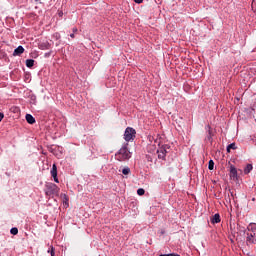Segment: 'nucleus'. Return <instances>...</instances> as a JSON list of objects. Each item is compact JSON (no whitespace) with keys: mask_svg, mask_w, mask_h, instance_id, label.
<instances>
[{"mask_svg":"<svg viewBox=\"0 0 256 256\" xmlns=\"http://www.w3.org/2000/svg\"><path fill=\"white\" fill-rule=\"evenodd\" d=\"M59 187L55 183L48 182L45 184L44 192L47 197L59 196Z\"/></svg>","mask_w":256,"mask_h":256,"instance_id":"f257e3e1","label":"nucleus"},{"mask_svg":"<svg viewBox=\"0 0 256 256\" xmlns=\"http://www.w3.org/2000/svg\"><path fill=\"white\" fill-rule=\"evenodd\" d=\"M128 146L129 144H125L116 154L118 161H127L128 159H131V152L129 151Z\"/></svg>","mask_w":256,"mask_h":256,"instance_id":"f03ea898","label":"nucleus"},{"mask_svg":"<svg viewBox=\"0 0 256 256\" xmlns=\"http://www.w3.org/2000/svg\"><path fill=\"white\" fill-rule=\"evenodd\" d=\"M135 135H137L135 128L127 127L124 132V139L127 143H129V141H135Z\"/></svg>","mask_w":256,"mask_h":256,"instance_id":"7ed1b4c3","label":"nucleus"},{"mask_svg":"<svg viewBox=\"0 0 256 256\" xmlns=\"http://www.w3.org/2000/svg\"><path fill=\"white\" fill-rule=\"evenodd\" d=\"M247 237H246V241L247 243H251L252 245H256V233L255 232H251V233H247L246 234Z\"/></svg>","mask_w":256,"mask_h":256,"instance_id":"20e7f679","label":"nucleus"},{"mask_svg":"<svg viewBox=\"0 0 256 256\" xmlns=\"http://www.w3.org/2000/svg\"><path fill=\"white\" fill-rule=\"evenodd\" d=\"M51 176L53 177L55 183H59V178H57V165L53 164L52 169L50 171Z\"/></svg>","mask_w":256,"mask_h":256,"instance_id":"39448f33","label":"nucleus"},{"mask_svg":"<svg viewBox=\"0 0 256 256\" xmlns=\"http://www.w3.org/2000/svg\"><path fill=\"white\" fill-rule=\"evenodd\" d=\"M23 53H25V48H23V46H18L14 52H13V55L14 57H17L19 55H23Z\"/></svg>","mask_w":256,"mask_h":256,"instance_id":"423d86ee","label":"nucleus"},{"mask_svg":"<svg viewBox=\"0 0 256 256\" xmlns=\"http://www.w3.org/2000/svg\"><path fill=\"white\" fill-rule=\"evenodd\" d=\"M211 223L215 225V223H221V216L219 214H215L211 218Z\"/></svg>","mask_w":256,"mask_h":256,"instance_id":"0eeeda50","label":"nucleus"},{"mask_svg":"<svg viewBox=\"0 0 256 256\" xmlns=\"http://www.w3.org/2000/svg\"><path fill=\"white\" fill-rule=\"evenodd\" d=\"M51 44H49V42H42L39 44V49H41L42 51H45L46 49H50Z\"/></svg>","mask_w":256,"mask_h":256,"instance_id":"6e6552de","label":"nucleus"},{"mask_svg":"<svg viewBox=\"0 0 256 256\" xmlns=\"http://www.w3.org/2000/svg\"><path fill=\"white\" fill-rule=\"evenodd\" d=\"M26 121L29 123V125L35 124V117L31 114H26Z\"/></svg>","mask_w":256,"mask_h":256,"instance_id":"1a4fd4ad","label":"nucleus"},{"mask_svg":"<svg viewBox=\"0 0 256 256\" xmlns=\"http://www.w3.org/2000/svg\"><path fill=\"white\" fill-rule=\"evenodd\" d=\"M251 171H253V165L252 164L246 165V167L244 168L245 175H249V173H251Z\"/></svg>","mask_w":256,"mask_h":256,"instance_id":"9d476101","label":"nucleus"},{"mask_svg":"<svg viewBox=\"0 0 256 256\" xmlns=\"http://www.w3.org/2000/svg\"><path fill=\"white\" fill-rule=\"evenodd\" d=\"M247 229L251 233H256V223H252V224L248 225Z\"/></svg>","mask_w":256,"mask_h":256,"instance_id":"9b49d317","label":"nucleus"},{"mask_svg":"<svg viewBox=\"0 0 256 256\" xmlns=\"http://www.w3.org/2000/svg\"><path fill=\"white\" fill-rule=\"evenodd\" d=\"M33 65H35V60H33V59H27L26 60V67L31 69V67H33Z\"/></svg>","mask_w":256,"mask_h":256,"instance_id":"f8f14e48","label":"nucleus"},{"mask_svg":"<svg viewBox=\"0 0 256 256\" xmlns=\"http://www.w3.org/2000/svg\"><path fill=\"white\" fill-rule=\"evenodd\" d=\"M157 153H158V159H162L163 161H165V157H167V155L162 152V150H157Z\"/></svg>","mask_w":256,"mask_h":256,"instance_id":"ddd939ff","label":"nucleus"},{"mask_svg":"<svg viewBox=\"0 0 256 256\" xmlns=\"http://www.w3.org/2000/svg\"><path fill=\"white\" fill-rule=\"evenodd\" d=\"M230 173H231L232 177H237V168H235V166L231 165Z\"/></svg>","mask_w":256,"mask_h":256,"instance_id":"4468645a","label":"nucleus"},{"mask_svg":"<svg viewBox=\"0 0 256 256\" xmlns=\"http://www.w3.org/2000/svg\"><path fill=\"white\" fill-rule=\"evenodd\" d=\"M231 149L233 150L237 149V146L235 145V143H231L227 146V153H231Z\"/></svg>","mask_w":256,"mask_h":256,"instance_id":"2eb2a0df","label":"nucleus"},{"mask_svg":"<svg viewBox=\"0 0 256 256\" xmlns=\"http://www.w3.org/2000/svg\"><path fill=\"white\" fill-rule=\"evenodd\" d=\"M208 169H209L210 171H213V169H215V162H214L213 160H210V161L208 162Z\"/></svg>","mask_w":256,"mask_h":256,"instance_id":"dca6fc26","label":"nucleus"},{"mask_svg":"<svg viewBox=\"0 0 256 256\" xmlns=\"http://www.w3.org/2000/svg\"><path fill=\"white\" fill-rule=\"evenodd\" d=\"M169 149V146L168 145H164V146H162L161 148H160V151L162 152V153H165L166 155H167V153H168V150Z\"/></svg>","mask_w":256,"mask_h":256,"instance_id":"f3484780","label":"nucleus"},{"mask_svg":"<svg viewBox=\"0 0 256 256\" xmlns=\"http://www.w3.org/2000/svg\"><path fill=\"white\" fill-rule=\"evenodd\" d=\"M123 175H129L131 173V169L129 167H126L122 170Z\"/></svg>","mask_w":256,"mask_h":256,"instance_id":"a211bd4d","label":"nucleus"},{"mask_svg":"<svg viewBox=\"0 0 256 256\" xmlns=\"http://www.w3.org/2000/svg\"><path fill=\"white\" fill-rule=\"evenodd\" d=\"M10 233L11 235H17V233H19V229H17V227L11 228Z\"/></svg>","mask_w":256,"mask_h":256,"instance_id":"6ab92c4d","label":"nucleus"},{"mask_svg":"<svg viewBox=\"0 0 256 256\" xmlns=\"http://www.w3.org/2000/svg\"><path fill=\"white\" fill-rule=\"evenodd\" d=\"M137 194L140 195V196L145 195V189H143V188L138 189Z\"/></svg>","mask_w":256,"mask_h":256,"instance_id":"aec40b11","label":"nucleus"},{"mask_svg":"<svg viewBox=\"0 0 256 256\" xmlns=\"http://www.w3.org/2000/svg\"><path fill=\"white\" fill-rule=\"evenodd\" d=\"M207 139H208V141H211V139H212L211 129H209V131H208Z\"/></svg>","mask_w":256,"mask_h":256,"instance_id":"412c9836","label":"nucleus"},{"mask_svg":"<svg viewBox=\"0 0 256 256\" xmlns=\"http://www.w3.org/2000/svg\"><path fill=\"white\" fill-rule=\"evenodd\" d=\"M50 253H51V256H55V248L52 247Z\"/></svg>","mask_w":256,"mask_h":256,"instance_id":"4be33fe9","label":"nucleus"},{"mask_svg":"<svg viewBox=\"0 0 256 256\" xmlns=\"http://www.w3.org/2000/svg\"><path fill=\"white\" fill-rule=\"evenodd\" d=\"M4 117H5V114H3V113L0 112V122L3 121V118H4Z\"/></svg>","mask_w":256,"mask_h":256,"instance_id":"5701e85b","label":"nucleus"},{"mask_svg":"<svg viewBox=\"0 0 256 256\" xmlns=\"http://www.w3.org/2000/svg\"><path fill=\"white\" fill-rule=\"evenodd\" d=\"M160 235H165V230L164 229H162V230H160Z\"/></svg>","mask_w":256,"mask_h":256,"instance_id":"b1692460","label":"nucleus"},{"mask_svg":"<svg viewBox=\"0 0 256 256\" xmlns=\"http://www.w3.org/2000/svg\"><path fill=\"white\" fill-rule=\"evenodd\" d=\"M143 0H134V3L140 4Z\"/></svg>","mask_w":256,"mask_h":256,"instance_id":"393cba45","label":"nucleus"},{"mask_svg":"<svg viewBox=\"0 0 256 256\" xmlns=\"http://www.w3.org/2000/svg\"><path fill=\"white\" fill-rule=\"evenodd\" d=\"M73 33H77V28L72 29Z\"/></svg>","mask_w":256,"mask_h":256,"instance_id":"a878e982","label":"nucleus"},{"mask_svg":"<svg viewBox=\"0 0 256 256\" xmlns=\"http://www.w3.org/2000/svg\"><path fill=\"white\" fill-rule=\"evenodd\" d=\"M70 37H71L72 39H75V34H70Z\"/></svg>","mask_w":256,"mask_h":256,"instance_id":"bb28decb","label":"nucleus"},{"mask_svg":"<svg viewBox=\"0 0 256 256\" xmlns=\"http://www.w3.org/2000/svg\"><path fill=\"white\" fill-rule=\"evenodd\" d=\"M39 1H41V0H35L36 3H39Z\"/></svg>","mask_w":256,"mask_h":256,"instance_id":"cd10ccee","label":"nucleus"},{"mask_svg":"<svg viewBox=\"0 0 256 256\" xmlns=\"http://www.w3.org/2000/svg\"><path fill=\"white\" fill-rule=\"evenodd\" d=\"M64 198L66 199V201H67V196H64Z\"/></svg>","mask_w":256,"mask_h":256,"instance_id":"c85d7f7f","label":"nucleus"},{"mask_svg":"<svg viewBox=\"0 0 256 256\" xmlns=\"http://www.w3.org/2000/svg\"><path fill=\"white\" fill-rule=\"evenodd\" d=\"M252 3H255V0H253Z\"/></svg>","mask_w":256,"mask_h":256,"instance_id":"c756f323","label":"nucleus"}]
</instances>
